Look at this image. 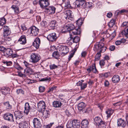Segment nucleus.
Here are the masks:
<instances>
[{
    "label": "nucleus",
    "mask_w": 128,
    "mask_h": 128,
    "mask_svg": "<svg viewBox=\"0 0 128 128\" xmlns=\"http://www.w3.org/2000/svg\"><path fill=\"white\" fill-rule=\"evenodd\" d=\"M80 123L79 120H74L68 121L66 125L67 128H79Z\"/></svg>",
    "instance_id": "obj_1"
},
{
    "label": "nucleus",
    "mask_w": 128,
    "mask_h": 128,
    "mask_svg": "<svg viewBox=\"0 0 128 128\" xmlns=\"http://www.w3.org/2000/svg\"><path fill=\"white\" fill-rule=\"evenodd\" d=\"M104 44L102 42H99L98 44H95L94 50L98 51L100 50V51L102 52H104L106 50V48L104 46Z\"/></svg>",
    "instance_id": "obj_2"
},
{
    "label": "nucleus",
    "mask_w": 128,
    "mask_h": 128,
    "mask_svg": "<svg viewBox=\"0 0 128 128\" xmlns=\"http://www.w3.org/2000/svg\"><path fill=\"white\" fill-rule=\"evenodd\" d=\"M57 47L58 51L60 52L62 56L65 55L69 51L68 48L66 46H59Z\"/></svg>",
    "instance_id": "obj_3"
},
{
    "label": "nucleus",
    "mask_w": 128,
    "mask_h": 128,
    "mask_svg": "<svg viewBox=\"0 0 128 128\" xmlns=\"http://www.w3.org/2000/svg\"><path fill=\"white\" fill-rule=\"evenodd\" d=\"M40 56L38 54L32 53L30 56V62L34 63H36L40 60Z\"/></svg>",
    "instance_id": "obj_4"
},
{
    "label": "nucleus",
    "mask_w": 128,
    "mask_h": 128,
    "mask_svg": "<svg viewBox=\"0 0 128 128\" xmlns=\"http://www.w3.org/2000/svg\"><path fill=\"white\" fill-rule=\"evenodd\" d=\"M58 37L55 32L51 33L47 36V38L50 42H53L56 41Z\"/></svg>",
    "instance_id": "obj_5"
},
{
    "label": "nucleus",
    "mask_w": 128,
    "mask_h": 128,
    "mask_svg": "<svg viewBox=\"0 0 128 128\" xmlns=\"http://www.w3.org/2000/svg\"><path fill=\"white\" fill-rule=\"evenodd\" d=\"M31 36H36L39 30L34 26L31 27L28 30Z\"/></svg>",
    "instance_id": "obj_6"
},
{
    "label": "nucleus",
    "mask_w": 128,
    "mask_h": 128,
    "mask_svg": "<svg viewBox=\"0 0 128 128\" xmlns=\"http://www.w3.org/2000/svg\"><path fill=\"white\" fill-rule=\"evenodd\" d=\"M14 114L16 119V122L18 124V120L22 118L23 116V112L20 111H15Z\"/></svg>",
    "instance_id": "obj_7"
},
{
    "label": "nucleus",
    "mask_w": 128,
    "mask_h": 128,
    "mask_svg": "<svg viewBox=\"0 0 128 128\" xmlns=\"http://www.w3.org/2000/svg\"><path fill=\"white\" fill-rule=\"evenodd\" d=\"M13 115L10 113H6L4 114V118L6 120L11 122H14Z\"/></svg>",
    "instance_id": "obj_8"
},
{
    "label": "nucleus",
    "mask_w": 128,
    "mask_h": 128,
    "mask_svg": "<svg viewBox=\"0 0 128 128\" xmlns=\"http://www.w3.org/2000/svg\"><path fill=\"white\" fill-rule=\"evenodd\" d=\"M46 105L44 102L43 101L40 102L38 104V108L40 112H42L45 110Z\"/></svg>",
    "instance_id": "obj_9"
},
{
    "label": "nucleus",
    "mask_w": 128,
    "mask_h": 128,
    "mask_svg": "<svg viewBox=\"0 0 128 128\" xmlns=\"http://www.w3.org/2000/svg\"><path fill=\"white\" fill-rule=\"evenodd\" d=\"M49 0H40L39 3L40 7L42 8H44L50 5Z\"/></svg>",
    "instance_id": "obj_10"
},
{
    "label": "nucleus",
    "mask_w": 128,
    "mask_h": 128,
    "mask_svg": "<svg viewBox=\"0 0 128 128\" xmlns=\"http://www.w3.org/2000/svg\"><path fill=\"white\" fill-rule=\"evenodd\" d=\"M2 36L3 37L8 36L10 34V32L8 26H4L3 28Z\"/></svg>",
    "instance_id": "obj_11"
},
{
    "label": "nucleus",
    "mask_w": 128,
    "mask_h": 128,
    "mask_svg": "<svg viewBox=\"0 0 128 128\" xmlns=\"http://www.w3.org/2000/svg\"><path fill=\"white\" fill-rule=\"evenodd\" d=\"M66 16L64 17L66 20L69 19L70 18H73L74 16L72 12L70 10H68L65 11L64 12Z\"/></svg>",
    "instance_id": "obj_12"
},
{
    "label": "nucleus",
    "mask_w": 128,
    "mask_h": 128,
    "mask_svg": "<svg viewBox=\"0 0 128 128\" xmlns=\"http://www.w3.org/2000/svg\"><path fill=\"white\" fill-rule=\"evenodd\" d=\"M33 122L34 127L36 128H40L41 126L40 120L36 118H35L33 119Z\"/></svg>",
    "instance_id": "obj_13"
},
{
    "label": "nucleus",
    "mask_w": 128,
    "mask_h": 128,
    "mask_svg": "<svg viewBox=\"0 0 128 128\" xmlns=\"http://www.w3.org/2000/svg\"><path fill=\"white\" fill-rule=\"evenodd\" d=\"M56 10V8L54 6H50L45 9V11L47 12L49 14H54Z\"/></svg>",
    "instance_id": "obj_14"
},
{
    "label": "nucleus",
    "mask_w": 128,
    "mask_h": 128,
    "mask_svg": "<svg viewBox=\"0 0 128 128\" xmlns=\"http://www.w3.org/2000/svg\"><path fill=\"white\" fill-rule=\"evenodd\" d=\"M84 2L85 1L84 0H77L73 4L76 7V6L77 8H80L82 6Z\"/></svg>",
    "instance_id": "obj_15"
},
{
    "label": "nucleus",
    "mask_w": 128,
    "mask_h": 128,
    "mask_svg": "<svg viewBox=\"0 0 128 128\" xmlns=\"http://www.w3.org/2000/svg\"><path fill=\"white\" fill-rule=\"evenodd\" d=\"M40 40L39 38H36L32 44V45L36 49H38L40 46Z\"/></svg>",
    "instance_id": "obj_16"
},
{
    "label": "nucleus",
    "mask_w": 128,
    "mask_h": 128,
    "mask_svg": "<svg viewBox=\"0 0 128 128\" xmlns=\"http://www.w3.org/2000/svg\"><path fill=\"white\" fill-rule=\"evenodd\" d=\"M19 128H28V124L25 121H23L20 122H19Z\"/></svg>",
    "instance_id": "obj_17"
},
{
    "label": "nucleus",
    "mask_w": 128,
    "mask_h": 128,
    "mask_svg": "<svg viewBox=\"0 0 128 128\" xmlns=\"http://www.w3.org/2000/svg\"><path fill=\"white\" fill-rule=\"evenodd\" d=\"M31 108L30 107L29 104L28 102H26L25 104L24 113L27 115L29 112Z\"/></svg>",
    "instance_id": "obj_18"
},
{
    "label": "nucleus",
    "mask_w": 128,
    "mask_h": 128,
    "mask_svg": "<svg viewBox=\"0 0 128 128\" xmlns=\"http://www.w3.org/2000/svg\"><path fill=\"white\" fill-rule=\"evenodd\" d=\"M18 42L21 44H25L26 42V36L24 35L22 36L18 40Z\"/></svg>",
    "instance_id": "obj_19"
},
{
    "label": "nucleus",
    "mask_w": 128,
    "mask_h": 128,
    "mask_svg": "<svg viewBox=\"0 0 128 128\" xmlns=\"http://www.w3.org/2000/svg\"><path fill=\"white\" fill-rule=\"evenodd\" d=\"M13 52L12 50L10 48H8L5 50L4 54L6 56L8 57L12 55Z\"/></svg>",
    "instance_id": "obj_20"
},
{
    "label": "nucleus",
    "mask_w": 128,
    "mask_h": 128,
    "mask_svg": "<svg viewBox=\"0 0 128 128\" xmlns=\"http://www.w3.org/2000/svg\"><path fill=\"white\" fill-rule=\"evenodd\" d=\"M87 70L89 73L91 71L94 73H96L97 72V70L95 64H94L92 66L89 67L87 69Z\"/></svg>",
    "instance_id": "obj_21"
},
{
    "label": "nucleus",
    "mask_w": 128,
    "mask_h": 128,
    "mask_svg": "<svg viewBox=\"0 0 128 128\" xmlns=\"http://www.w3.org/2000/svg\"><path fill=\"white\" fill-rule=\"evenodd\" d=\"M118 125L119 126H125L126 124L124 120L120 118L118 120Z\"/></svg>",
    "instance_id": "obj_22"
},
{
    "label": "nucleus",
    "mask_w": 128,
    "mask_h": 128,
    "mask_svg": "<svg viewBox=\"0 0 128 128\" xmlns=\"http://www.w3.org/2000/svg\"><path fill=\"white\" fill-rule=\"evenodd\" d=\"M34 72V70L32 68L30 67L28 68L25 69L24 72L28 75L32 74Z\"/></svg>",
    "instance_id": "obj_23"
},
{
    "label": "nucleus",
    "mask_w": 128,
    "mask_h": 128,
    "mask_svg": "<svg viewBox=\"0 0 128 128\" xmlns=\"http://www.w3.org/2000/svg\"><path fill=\"white\" fill-rule=\"evenodd\" d=\"M94 120L95 123L97 126L101 124L102 123V122H104L98 116L95 117L94 118Z\"/></svg>",
    "instance_id": "obj_24"
},
{
    "label": "nucleus",
    "mask_w": 128,
    "mask_h": 128,
    "mask_svg": "<svg viewBox=\"0 0 128 128\" xmlns=\"http://www.w3.org/2000/svg\"><path fill=\"white\" fill-rule=\"evenodd\" d=\"M11 8L14 11L15 14H19L20 12L19 10V7L15 5H13L11 7Z\"/></svg>",
    "instance_id": "obj_25"
},
{
    "label": "nucleus",
    "mask_w": 128,
    "mask_h": 128,
    "mask_svg": "<svg viewBox=\"0 0 128 128\" xmlns=\"http://www.w3.org/2000/svg\"><path fill=\"white\" fill-rule=\"evenodd\" d=\"M4 37V42L8 45H10L12 42V38L10 37L6 36Z\"/></svg>",
    "instance_id": "obj_26"
},
{
    "label": "nucleus",
    "mask_w": 128,
    "mask_h": 128,
    "mask_svg": "<svg viewBox=\"0 0 128 128\" xmlns=\"http://www.w3.org/2000/svg\"><path fill=\"white\" fill-rule=\"evenodd\" d=\"M81 124L83 128H88V120L86 119L83 120Z\"/></svg>",
    "instance_id": "obj_27"
},
{
    "label": "nucleus",
    "mask_w": 128,
    "mask_h": 128,
    "mask_svg": "<svg viewBox=\"0 0 128 128\" xmlns=\"http://www.w3.org/2000/svg\"><path fill=\"white\" fill-rule=\"evenodd\" d=\"M120 80V77L118 75H115L112 78V80L114 83H117L119 82Z\"/></svg>",
    "instance_id": "obj_28"
},
{
    "label": "nucleus",
    "mask_w": 128,
    "mask_h": 128,
    "mask_svg": "<svg viewBox=\"0 0 128 128\" xmlns=\"http://www.w3.org/2000/svg\"><path fill=\"white\" fill-rule=\"evenodd\" d=\"M57 51H55L52 54V56L56 59H58L59 56V54H61L60 52L58 51V48H57Z\"/></svg>",
    "instance_id": "obj_29"
},
{
    "label": "nucleus",
    "mask_w": 128,
    "mask_h": 128,
    "mask_svg": "<svg viewBox=\"0 0 128 128\" xmlns=\"http://www.w3.org/2000/svg\"><path fill=\"white\" fill-rule=\"evenodd\" d=\"M61 102L58 101H54L53 102V105L55 108L60 107L62 105Z\"/></svg>",
    "instance_id": "obj_30"
},
{
    "label": "nucleus",
    "mask_w": 128,
    "mask_h": 128,
    "mask_svg": "<svg viewBox=\"0 0 128 128\" xmlns=\"http://www.w3.org/2000/svg\"><path fill=\"white\" fill-rule=\"evenodd\" d=\"M86 106V104L84 102H80L78 105V109L80 110H82Z\"/></svg>",
    "instance_id": "obj_31"
},
{
    "label": "nucleus",
    "mask_w": 128,
    "mask_h": 128,
    "mask_svg": "<svg viewBox=\"0 0 128 128\" xmlns=\"http://www.w3.org/2000/svg\"><path fill=\"white\" fill-rule=\"evenodd\" d=\"M70 40H71V39L72 40L73 42L76 43L80 41V38L78 36H75L73 38L71 35H70Z\"/></svg>",
    "instance_id": "obj_32"
},
{
    "label": "nucleus",
    "mask_w": 128,
    "mask_h": 128,
    "mask_svg": "<svg viewBox=\"0 0 128 128\" xmlns=\"http://www.w3.org/2000/svg\"><path fill=\"white\" fill-rule=\"evenodd\" d=\"M10 89L8 88H4L2 89L1 92L4 95H6L9 92Z\"/></svg>",
    "instance_id": "obj_33"
},
{
    "label": "nucleus",
    "mask_w": 128,
    "mask_h": 128,
    "mask_svg": "<svg viewBox=\"0 0 128 128\" xmlns=\"http://www.w3.org/2000/svg\"><path fill=\"white\" fill-rule=\"evenodd\" d=\"M56 24V21L55 20H53L50 22L49 26L51 28L54 29Z\"/></svg>",
    "instance_id": "obj_34"
},
{
    "label": "nucleus",
    "mask_w": 128,
    "mask_h": 128,
    "mask_svg": "<svg viewBox=\"0 0 128 128\" xmlns=\"http://www.w3.org/2000/svg\"><path fill=\"white\" fill-rule=\"evenodd\" d=\"M72 32L73 34L77 35L80 34L81 33V32L80 29H74L72 30Z\"/></svg>",
    "instance_id": "obj_35"
},
{
    "label": "nucleus",
    "mask_w": 128,
    "mask_h": 128,
    "mask_svg": "<svg viewBox=\"0 0 128 128\" xmlns=\"http://www.w3.org/2000/svg\"><path fill=\"white\" fill-rule=\"evenodd\" d=\"M116 22L115 19H112L108 23V25L110 27H112L115 24Z\"/></svg>",
    "instance_id": "obj_36"
},
{
    "label": "nucleus",
    "mask_w": 128,
    "mask_h": 128,
    "mask_svg": "<svg viewBox=\"0 0 128 128\" xmlns=\"http://www.w3.org/2000/svg\"><path fill=\"white\" fill-rule=\"evenodd\" d=\"M114 112L113 110H108L106 112V113L107 114V116L108 118L110 117L111 115Z\"/></svg>",
    "instance_id": "obj_37"
},
{
    "label": "nucleus",
    "mask_w": 128,
    "mask_h": 128,
    "mask_svg": "<svg viewBox=\"0 0 128 128\" xmlns=\"http://www.w3.org/2000/svg\"><path fill=\"white\" fill-rule=\"evenodd\" d=\"M92 3L91 2H86L84 5V7L85 8H89L92 6Z\"/></svg>",
    "instance_id": "obj_38"
},
{
    "label": "nucleus",
    "mask_w": 128,
    "mask_h": 128,
    "mask_svg": "<svg viewBox=\"0 0 128 128\" xmlns=\"http://www.w3.org/2000/svg\"><path fill=\"white\" fill-rule=\"evenodd\" d=\"M68 27L69 28V30L70 31L72 30L75 28L74 25L72 24H67Z\"/></svg>",
    "instance_id": "obj_39"
},
{
    "label": "nucleus",
    "mask_w": 128,
    "mask_h": 128,
    "mask_svg": "<svg viewBox=\"0 0 128 128\" xmlns=\"http://www.w3.org/2000/svg\"><path fill=\"white\" fill-rule=\"evenodd\" d=\"M68 29V25H66L64 26V28L62 30V32L64 33L68 32L69 31Z\"/></svg>",
    "instance_id": "obj_40"
},
{
    "label": "nucleus",
    "mask_w": 128,
    "mask_h": 128,
    "mask_svg": "<svg viewBox=\"0 0 128 128\" xmlns=\"http://www.w3.org/2000/svg\"><path fill=\"white\" fill-rule=\"evenodd\" d=\"M42 114L46 118L48 117L49 115V112L47 110L43 111Z\"/></svg>",
    "instance_id": "obj_41"
},
{
    "label": "nucleus",
    "mask_w": 128,
    "mask_h": 128,
    "mask_svg": "<svg viewBox=\"0 0 128 128\" xmlns=\"http://www.w3.org/2000/svg\"><path fill=\"white\" fill-rule=\"evenodd\" d=\"M83 23V21L82 19H79L76 22V24L79 26L82 25Z\"/></svg>",
    "instance_id": "obj_42"
},
{
    "label": "nucleus",
    "mask_w": 128,
    "mask_h": 128,
    "mask_svg": "<svg viewBox=\"0 0 128 128\" xmlns=\"http://www.w3.org/2000/svg\"><path fill=\"white\" fill-rule=\"evenodd\" d=\"M125 40L124 39H122L121 40H118L116 42L115 44L117 45H120L122 42H124Z\"/></svg>",
    "instance_id": "obj_43"
},
{
    "label": "nucleus",
    "mask_w": 128,
    "mask_h": 128,
    "mask_svg": "<svg viewBox=\"0 0 128 128\" xmlns=\"http://www.w3.org/2000/svg\"><path fill=\"white\" fill-rule=\"evenodd\" d=\"M71 7V5L69 1H68L66 2L64 6L65 8H70Z\"/></svg>",
    "instance_id": "obj_44"
},
{
    "label": "nucleus",
    "mask_w": 128,
    "mask_h": 128,
    "mask_svg": "<svg viewBox=\"0 0 128 128\" xmlns=\"http://www.w3.org/2000/svg\"><path fill=\"white\" fill-rule=\"evenodd\" d=\"M6 22V20L4 18H2L0 20V25H2L5 24Z\"/></svg>",
    "instance_id": "obj_45"
},
{
    "label": "nucleus",
    "mask_w": 128,
    "mask_h": 128,
    "mask_svg": "<svg viewBox=\"0 0 128 128\" xmlns=\"http://www.w3.org/2000/svg\"><path fill=\"white\" fill-rule=\"evenodd\" d=\"M14 67L18 70H22L23 68L20 67L18 63H15L14 65Z\"/></svg>",
    "instance_id": "obj_46"
},
{
    "label": "nucleus",
    "mask_w": 128,
    "mask_h": 128,
    "mask_svg": "<svg viewBox=\"0 0 128 128\" xmlns=\"http://www.w3.org/2000/svg\"><path fill=\"white\" fill-rule=\"evenodd\" d=\"M126 11H127V10L124 9L120 11L117 10L116 12L119 15L124 12H126Z\"/></svg>",
    "instance_id": "obj_47"
},
{
    "label": "nucleus",
    "mask_w": 128,
    "mask_h": 128,
    "mask_svg": "<svg viewBox=\"0 0 128 128\" xmlns=\"http://www.w3.org/2000/svg\"><path fill=\"white\" fill-rule=\"evenodd\" d=\"M101 124L98 125V128H106L105 123L104 122H102Z\"/></svg>",
    "instance_id": "obj_48"
},
{
    "label": "nucleus",
    "mask_w": 128,
    "mask_h": 128,
    "mask_svg": "<svg viewBox=\"0 0 128 128\" xmlns=\"http://www.w3.org/2000/svg\"><path fill=\"white\" fill-rule=\"evenodd\" d=\"M57 88V87L56 86H54L50 88L49 90H48V92H52L53 90H56Z\"/></svg>",
    "instance_id": "obj_49"
},
{
    "label": "nucleus",
    "mask_w": 128,
    "mask_h": 128,
    "mask_svg": "<svg viewBox=\"0 0 128 128\" xmlns=\"http://www.w3.org/2000/svg\"><path fill=\"white\" fill-rule=\"evenodd\" d=\"M87 85L86 83H82L80 86L81 90H83L86 87Z\"/></svg>",
    "instance_id": "obj_50"
},
{
    "label": "nucleus",
    "mask_w": 128,
    "mask_h": 128,
    "mask_svg": "<svg viewBox=\"0 0 128 128\" xmlns=\"http://www.w3.org/2000/svg\"><path fill=\"white\" fill-rule=\"evenodd\" d=\"M16 92L18 94H24V91L21 89H18L16 90Z\"/></svg>",
    "instance_id": "obj_51"
},
{
    "label": "nucleus",
    "mask_w": 128,
    "mask_h": 128,
    "mask_svg": "<svg viewBox=\"0 0 128 128\" xmlns=\"http://www.w3.org/2000/svg\"><path fill=\"white\" fill-rule=\"evenodd\" d=\"M3 63L5 64H6L7 66H11L12 64V62L11 61L3 62Z\"/></svg>",
    "instance_id": "obj_52"
},
{
    "label": "nucleus",
    "mask_w": 128,
    "mask_h": 128,
    "mask_svg": "<svg viewBox=\"0 0 128 128\" xmlns=\"http://www.w3.org/2000/svg\"><path fill=\"white\" fill-rule=\"evenodd\" d=\"M58 66L55 64H52L50 66V68L51 69H54L57 68Z\"/></svg>",
    "instance_id": "obj_53"
},
{
    "label": "nucleus",
    "mask_w": 128,
    "mask_h": 128,
    "mask_svg": "<svg viewBox=\"0 0 128 128\" xmlns=\"http://www.w3.org/2000/svg\"><path fill=\"white\" fill-rule=\"evenodd\" d=\"M39 91L40 92H44L45 90V88L43 86H40L39 88Z\"/></svg>",
    "instance_id": "obj_54"
},
{
    "label": "nucleus",
    "mask_w": 128,
    "mask_h": 128,
    "mask_svg": "<svg viewBox=\"0 0 128 128\" xmlns=\"http://www.w3.org/2000/svg\"><path fill=\"white\" fill-rule=\"evenodd\" d=\"M18 76L23 78H25L26 76V74H22L20 72L18 74Z\"/></svg>",
    "instance_id": "obj_55"
},
{
    "label": "nucleus",
    "mask_w": 128,
    "mask_h": 128,
    "mask_svg": "<svg viewBox=\"0 0 128 128\" xmlns=\"http://www.w3.org/2000/svg\"><path fill=\"white\" fill-rule=\"evenodd\" d=\"M5 105L8 108H11V106L10 105L8 102H7L5 103Z\"/></svg>",
    "instance_id": "obj_56"
},
{
    "label": "nucleus",
    "mask_w": 128,
    "mask_h": 128,
    "mask_svg": "<svg viewBox=\"0 0 128 128\" xmlns=\"http://www.w3.org/2000/svg\"><path fill=\"white\" fill-rule=\"evenodd\" d=\"M122 103L121 101H120L115 103H114L113 105L115 106H119Z\"/></svg>",
    "instance_id": "obj_57"
},
{
    "label": "nucleus",
    "mask_w": 128,
    "mask_h": 128,
    "mask_svg": "<svg viewBox=\"0 0 128 128\" xmlns=\"http://www.w3.org/2000/svg\"><path fill=\"white\" fill-rule=\"evenodd\" d=\"M122 33L123 35H124L127 38H128V33H126L125 31H122Z\"/></svg>",
    "instance_id": "obj_58"
},
{
    "label": "nucleus",
    "mask_w": 128,
    "mask_h": 128,
    "mask_svg": "<svg viewBox=\"0 0 128 128\" xmlns=\"http://www.w3.org/2000/svg\"><path fill=\"white\" fill-rule=\"evenodd\" d=\"M74 55V53H71L70 54L68 58V61H69L71 60L72 58Z\"/></svg>",
    "instance_id": "obj_59"
},
{
    "label": "nucleus",
    "mask_w": 128,
    "mask_h": 128,
    "mask_svg": "<svg viewBox=\"0 0 128 128\" xmlns=\"http://www.w3.org/2000/svg\"><path fill=\"white\" fill-rule=\"evenodd\" d=\"M99 64L101 66H102L104 65L105 62H104V60H101L100 61Z\"/></svg>",
    "instance_id": "obj_60"
},
{
    "label": "nucleus",
    "mask_w": 128,
    "mask_h": 128,
    "mask_svg": "<svg viewBox=\"0 0 128 128\" xmlns=\"http://www.w3.org/2000/svg\"><path fill=\"white\" fill-rule=\"evenodd\" d=\"M41 24L42 26V27L46 26L47 24L46 22H44V21H42V22H41Z\"/></svg>",
    "instance_id": "obj_61"
},
{
    "label": "nucleus",
    "mask_w": 128,
    "mask_h": 128,
    "mask_svg": "<svg viewBox=\"0 0 128 128\" xmlns=\"http://www.w3.org/2000/svg\"><path fill=\"white\" fill-rule=\"evenodd\" d=\"M21 28V29L23 30H26L27 29L26 28V27L24 24L22 25Z\"/></svg>",
    "instance_id": "obj_62"
},
{
    "label": "nucleus",
    "mask_w": 128,
    "mask_h": 128,
    "mask_svg": "<svg viewBox=\"0 0 128 128\" xmlns=\"http://www.w3.org/2000/svg\"><path fill=\"white\" fill-rule=\"evenodd\" d=\"M53 124V123L52 124H50L49 125H47L46 126H44L43 128H50V126H51L52 124Z\"/></svg>",
    "instance_id": "obj_63"
},
{
    "label": "nucleus",
    "mask_w": 128,
    "mask_h": 128,
    "mask_svg": "<svg viewBox=\"0 0 128 128\" xmlns=\"http://www.w3.org/2000/svg\"><path fill=\"white\" fill-rule=\"evenodd\" d=\"M127 26H128V22H124L122 24V27H124Z\"/></svg>",
    "instance_id": "obj_64"
}]
</instances>
